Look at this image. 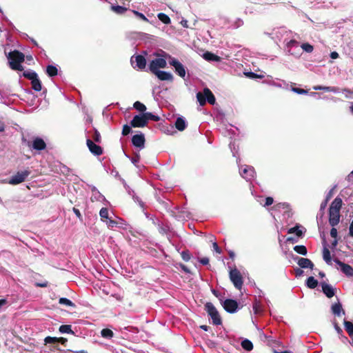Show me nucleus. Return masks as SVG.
Instances as JSON below:
<instances>
[{
    "label": "nucleus",
    "instance_id": "f257e3e1",
    "mask_svg": "<svg viewBox=\"0 0 353 353\" xmlns=\"http://www.w3.org/2000/svg\"><path fill=\"white\" fill-rule=\"evenodd\" d=\"M9 66L14 70L22 71L23 67L21 63L24 61V54L19 50H14L6 54Z\"/></svg>",
    "mask_w": 353,
    "mask_h": 353
},
{
    "label": "nucleus",
    "instance_id": "f03ea898",
    "mask_svg": "<svg viewBox=\"0 0 353 353\" xmlns=\"http://www.w3.org/2000/svg\"><path fill=\"white\" fill-rule=\"evenodd\" d=\"M165 54H169L163 50H160V52L154 54L156 58L152 60L148 65L149 70L152 73L159 70L160 68H166L168 58L165 57Z\"/></svg>",
    "mask_w": 353,
    "mask_h": 353
},
{
    "label": "nucleus",
    "instance_id": "7ed1b4c3",
    "mask_svg": "<svg viewBox=\"0 0 353 353\" xmlns=\"http://www.w3.org/2000/svg\"><path fill=\"white\" fill-rule=\"evenodd\" d=\"M165 55L168 58L169 64L173 68L174 72L180 77L184 79L186 74L185 67L177 59L172 57L170 54Z\"/></svg>",
    "mask_w": 353,
    "mask_h": 353
},
{
    "label": "nucleus",
    "instance_id": "20e7f679",
    "mask_svg": "<svg viewBox=\"0 0 353 353\" xmlns=\"http://www.w3.org/2000/svg\"><path fill=\"white\" fill-rule=\"evenodd\" d=\"M197 100L201 105H203L205 104L206 101H208L210 104H214L215 103V97L211 90L205 88L203 89V93L198 92L196 94Z\"/></svg>",
    "mask_w": 353,
    "mask_h": 353
},
{
    "label": "nucleus",
    "instance_id": "39448f33",
    "mask_svg": "<svg viewBox=\"0 0 353 353\" xmlns=\"http://www.w3.org/2000/svg\"><path fill=\"white\" fill-rule=\"evenodd\" d=\"M205 310L208 315L211 317L214 325H219L221 324L222 321L221 316L217 310L212 303H207L205 305Z\"/></svg>",
    "mask_w": 353,
    "mask_h": 353
},
{
    "label": "nucleus",
    "instance_id": "423d86ee",
    "mask_svg": "<svg viewBox=\"0 0 353 353\" xmlns=\"http://www.w3.org/2000/svg\"><path fill=\"white\" fill-rule=\"evenodd\" d=\"M31 171L30 170H25L17 172L13 175L8 181L9 184L17 185L26 181L28 176L30 174Z\"/></svg>",
    "mask_w": 353,
    "mask_h": 353
},
{
    "label": "nucleus",
    "instance_id": "0eeeda50",
    "mask_svg": "<svg viewBox=\"0 0 353 353\" xmlns=\"http://www.w3.org/2000/svg\"><path fill=\"white\" fill-rule=\"evenodd\" d=\"M301 46L298 41L292 39L286 43V50L289 54H291L296 58L299 57L301 54Z\"/></svg>",
    "mask_w": 353,
    "mask_h": 353
},
{
    "label": "nucleus",
    "instance_id": "6e6552de",
    "mask_svg": "<svg viewBox=\"0 0 353 353\" xmlns=\"http://www.w3.org/2000/svg\"><path fill=\"white\" fill-rule=\"evenodd\" d=\"M230 279L236 289H241L243 286V279L240 272L237 269L235 268L230 270Z\"/></svg>",
    "mask_w": 353,
    "mask_h": 353
},
{
    "label": "nucleus",
    "instance_id": "1a4fd4ad",
    "mask_svg": "<svg viewBox=\"0 0 353 353\" xmlns=\"http://www.w3.org/2000/svg\"><path fill=\"white\" fill-rule=\"evenodd\" d=\"M130 61L132 67L135 69L143 70L146 67V59L143 55H133Z\"/></svg>",
    "mask_w": 353,
    "mask_h": 353
},
{
    "label": "nucleus",
    "instance_id": "9d476101",
    "mask_svg": "<svg viewBox=\"0 0 353 353\" xmlns=\"http://www.w3.org/2000/svg\"><path fill=\"white\" fill-rule=\"evenodd\" d=\"M239 173L248 181L253 179L255 176L254 168L250 165H244L239 168Z\"/></svg>",
    "mask_w": 353,
    "mask_h": 353
},
{
    "label": "nucleus",
    "instance_id": "9b49d317",
    "mask_svg": "<svg viewBox=\"0 0 353 353\" xmlns=\"http://www.w3.org/2000/svg\"><path fill=\"white\" fill-rule=\"evenodd\" d=\"M145 116L143 114L135 115L130 122V125L133 128H142L147 125Z\"/></svg>",
    "mask_w": 353,
    "mask_h": 353
},
{
    "label": "nucleus",
    "instance_id": "f8f14e48",
    "mask_svg": "<svg viewBox=\"0 0 353 353\" xmlns=\"http://www.w3.org/2000/svg\"><path fill=\"white\" fill-rule=\"evenodd\" d=\"M334 261L339 265L340 270L347 276H353V268L348 264H346L338 259H335Z\"/></svg>",
    "mask_w": 353,
    "mask_h": 353
},
{
    "label": "nucleus",
    "instance_id": "ddd939ff",
    "mask_svg": "<svg viewBox=\"0 0 353 353\" xmlns=\"http://www.w3.org/2000/svg\"><path fill=\"white\" fill-rule=\"evenodd\" d=\"M223 308L229 313H234L237 311L238 303L232 299H226L223 302Z\"/></svg>",
    "mask_w": 353,
    "mask_h": 353
},
{
    "label": "nucleus",
    "instance_id": "4468645a",
    "mask_svg": "<svg viewBox=\"0 0 353 353\" xmlns=\"http://www.w3.org/2000/svg\"><path fill=\"white\" fill-rule=\"evenodd\" d=\"M152 74H154L160 81H172L174 80V76L170 72L159 70L152 72Z\"/></svg>",
    "mask_w": 353,
    "mask_h": 353
},
{
    "label": "nucleus",
    "instance_id": "2eb2a0df",
    "mask_svg": "<svg viewBox=\"0 0 353 353\" xmlns=\"http://www.w3.org/2000/svg\"><path fill=\"white\" fill-rule=\"evenodd\" d=\"M132 143L134 146L143 149L145 146V137L143 134L134 135L132 138Z\"/></svg>",
    "mask_w": 353,
    "mask_h": 353
},
{
    "label": "nucleus",
    "instance_id": "dca6fc26",
    "mask_svg": "<svg viewBox=\"0 0 353 353\" xmlns=\"http://www.w3.org/2000/svg\"><path fill=\"white\" fill-rule=\"evenodd\" d=\"M87 145L90 150V151L94 155H101L103 152V150H102V148L95 144L92 140L90 139H87Z\"/></svg>",
    "mask_w": 353,
    "mask_h": 353
},
{
    "label": "nucleus",
    "instance_id": "f3484780",
    "mask_svg": "<svg viewBox=\"0 0 353 353\" xmlns=\"http://www.w3.org/2000/svg\"><path fill=\"white\" fill-rule=\"evenodd\" d=\"M340 221V212L329 210V223L334 227L338 225Z\"/></svg>",
    "mask_w": 353,
    "mask_h": 353
},
{
    "label": "nucleus",
    "instance_id": "a211bd4d",
    "mask_svg": "<svg viewBox=\"0 0 353 353\" xmlns=\"http://www.w3.org/2000/svg\"><path fill=\"white\" fill-rule=\"evenodd\" d=\"M323 292L328 297L332 298L335 294V289L330 284L326 283H321Z\"/></svg>",
    "mask_w": 353,
    "mask_h": 353
},
{
    "label": "nucleus",
    "instance_id": "6ab92c4d",
    "mask_svg": "<svg viewBox=\"0 0 353 353\" xmlns=\"http://www.w3.org/2000/svg\"><path fill=\"white\" fill-rule=\"evenodd\" d=\"M46 144L45 141L39 137L35 138L32 141V148L34 150H44L46 148Z\"/></svg>",
    "mask_w": 353,
    "mask_h": 353
},
{
    "label": "nucleus",
    "instance_id": "aec40b11",
    "mask_svg": "<svg viewBox=\"0 0 353 353\" xmlns=\"http://www.w3.org/2000/svg\"><path fill=\"white\" fill-rule=\"evenodd\" d=\"M331 310L332 312L337 316H340L341 314H345V312L342 308V305L339 301L337 303L332 304Z\"/></svg>",
    "mask_w": 353,
    "mask_h": 353
},
{
    "label": "nucleus",
    "instance_id": "412c9836",
    "mask_svg": "<svg viewBox=\"0 0 353 353\" xmlns=\"http://www.w3.org/2000/svg\"><path fill=\"white\" fill-rule=\"evenodd\" d=\"M297 263L301 268L313 269L314 268L313 263L307 258H299Z\"/></svg>",
    "mask_w": 353,
    "mask_h": 353
},
{
    "label": "nucleus",
    "instance_id": "4be33fe9",
    "mask_svg": "<svg viewBox=\"0 0 353 353\" xmlns=\"http://www.w3.org/2000/svg\"><path fill=\"white\" fill-rule=\"evenodd\" d=\"M342 203H343L342 199L339 197H336L332 202L329 210L340 212V210L342 207Z\"/></svg>",
    "mask_w": 353,
    "mask_h": 353
},
{
    "label": "nucleus",
    "instance_id": "5701e85b",
    "mask_svg": "<svg viewBox=\"0 0 353 353\" xmlns=\"http://www.w3.org/2000/svg\"><path fill=\"white\" fill-rule=\"evenodd\" d=\"M92 196H91V199L92 201H104L105 199V196L101 194L99 190L96 188H93L92 190Z\"/></svg>",
    "mask_w": 353,
    "mask_h": 353
},
{
    "label": "nucleus",
    "instance_id": "b1692460",
    "mask_svg": "<svg viewBox=\"0 0 353 353\" xmlns=\"http://www.w3.org/2000/svg\"><path fill=\"white\" fill-rule=\"evenodd\" d=\"M175 126L179 131H183L186 128V121L183 117H178L175 121Z\"/></svg>",
    "mask_w": 353,
    "mask_h": 353
},
{
    "label": "nucleus",
    "instance_id": "393cba45",
    "mask_svg": "<svg viewBox=\"0 0 353 353\" xmlns=\"http://www.w3.org/2000/svg\"><path fill=\"white\" fill-rule=\"evenodd\" d=\"M32 88L34 90L39 92L41 90V82L39 77H36L34 79L31 81Z\"/></svg>",
    "mask_w": 353,
    "mask_h": 353
},
{
    "label": "nucleus",
    "instance_id": "a878e982",
    "mask_svg": "<svg viewBox=\"0 0 353 353\" xmlns=\"http://www.w3.org/2000/svg\"><path fill=\"white\" fill-rule=\"evenodd\" d=\"M323 260L327 264H331L332 259H331L330 252L329 249L325 246H324L323 250Z\"/></svg>",
    "mask_w": 353,
    "mask_h": 353
},
{
    "label": "nucleus",
    "instance_id": "bb28decb",
    "mask_svg": "<svg viewBox=\"0 0 353 353\" xmlns=\"http://www.w3.org/2000/svg\"><path fill=\"white\" fill-rule=\"evenodd\" d=\"M23 76L30 81H32L38 77L37 74L34 71L31 70L24 71L23 73Z\"/></svg>",
    "mask_w": 353,
    "mask_h": 353
},
{
    "label": "nucleus",
    "instance_id": "cd10ccee",
    "mask_svg": "<svg viewBox=\"0 0 353 353\" xmlns=\"http://www.w3.org/2000/svg\"><path fill=\"white\" fill-rule=\"evenodd\" d=\"M306 285L309 288L314 289L317 286L318 281L313 276H310L307 279Z\"/></svg>",
    "mask_w": 353,
    "mask_h": 353
},
{
    "label": "nucleus",
    "instance_id": "c85d7f7f",
    "mask_svg": "<svg viewBox=\"0 0 353 353\" xmlns=\"http://www.w3.org/2000/svg\"><path fill=\"white\" fill-rule=\"evenodd\" d=\"M203 58L207 61H219V57L211 52H206L203 54Z\"/></svg>",
    "mask_w": 353,
    "mask_h": 353
},
{
    "label": "nucleus",
    "instance_id": "c756f323",
    "mask_svg": "<svg viewBox=\"0 0 353 353\" xmlns=\"http://www.w3.org/2000/svg\"><path fill=\"white\" fill-rule=\"evenodd\" d=\"M241 346L247 351H251L253 349L252 343L248 339L243 340L241 342Z\"/></svg>",
    "mask_w": 353,
    "mask_h": 353
},
{
    "label": "nucleus",
    "instance_id": "7c9ffc66",
    "mask_svg": "<svg viewBox=\"0 0 353 353\" xmlns=\"http://www.w3.org/2000/svg\"><path fill=\"white\" fill-rule=\"evenodd\" d=\"M46 72L48 74V76L54 77L57 74L58 70L55 66L52 65H49L47 66Z\"/></svg>",
    "mask_w": 353,
    "mask_h": 353
},
{
    "label": "nucleus",
    "instance_id": "2f4dec72",
    "mask_svg": "<svg viewBox=\"0 0 353 353\" xmlns=\"http://www.w3.org/2000/svg\"><path fill=\"white\" fill-rule=\"evenodd\" d=\"M59 332L62 334H74V332L71 329V325H62L59 327Z\"/></svg>",
    "mask_w": 353,
    "mask_h": 353
},
{
    "label": "nucleus",
    "instance_id": "473e14b6",
    "mask_svg": "<svg viewBox=\"0 0 353 353\" xmlns=\"http://www.w3.org/2000/svg\"><path fill=\"white\" fill-rule=\"evenodd\" d=\"M344 325L350 336H353V323L350 321H345Z\"/></svg>",
    "mask_w": 353,
    "mask_h": 353
},
{
    "label": "nucleus",
    "instance_id": "72a5a7b5",
    "mask_svg": "<svg viewBox=\"0 0 353 353\" xmlns=\"http://www.w3.org/2000/svg\"><path fill=\"white\" fill-rule=\"evenodd\" d=\"M101 336L105 339H111L114 336L113 332L108 328L103 329L101 332Z\"/></svg>",
    "mask_w": 353,
    "mask_h": 353
},
{
    "label": "nucleus",
    "instance_id": "f704fd0d",
    "mask_svg": "<svg viewBox=\"0 0 353 353\" xmlns=\"http://www.w3.org/2000/svg\"><path fill=\"white\" fill-rule=\"evenodd\" d=\"M294 250L297 253L302 254L303 256L307 255V248L304 245H296L294 247Z\"/></svg>",
    "mask_w": 353,
    "mask_h": 353
},
{
    "label": "nucleus",
    "instance_id": "c9c22d12",
    "mask_svg": "<svg viewBox=\"0 0 353 353\" xmlns=\"http://www.w3.org/2000/svg\"><path fill=\"white\" fill-rule=\"evenodd\" d=\"M157 17H158L159 19L161 21H162L163 23H165V24L170 23V21H171L170 19L167 14L161 12V13H159Z\"/></svg>",
    "mask_w": 353,
    "mask_h": 353
},
{
    "label": "nucleus",
    "instance_id": "e433bc0d",
    "mask_svg": "<svg viewBox=\"0 0 353 353\" xmlns=\"http://www.w3.org/2000/svg\"><path fill=\"white\" fill-rule=\"evenodd\" d=\"M59 303L61 304V305H65L66 306H70V307H74V303H72L70 299H67V298H60L59 300Z\"/></svg>",
    "mask_w": 353,
    "mask_h": 353
},
{
    "label": "nucleus",
    "instance_id": "4c0bfd02",
    "mask_svg": "<svg viewBox=\"0 0 353 353\" xmlns=\"http://www.w3.org/2000/svg\"><path fill=\"white\" fill-rule=\"evenodd\" d=\"M301 48L307 53H311L314 50V47L308 43L301 44Z\"/></svg>",
    "mask_w": 353,
    "mask_h": 353
},
{
    "label": "nucleus",
    "instance_id": "58836bf2",
    "mask_svg": "<svg viewBox=\"0 0 353 353\" xmlns=\"http://www.w3.org/2000/svg\"><path fill=\"white\" fill-rule=\"evenodd\" d=\"M134 108L140 112H144L146 110L145 105L139 101L134 103Z\"/></svg>",
    "mask_w": 353,
    "mask_h": 353
},
{
    "label": "nucleus",
    "instance_id": "ea45409f",
    "mask_svg": "<svg viewBox=\"0 0 353 353\" xmlns=\"http://www.w3.org/2000/svg\"><path fill=\"white\" fill-rule=\"evenodd\" d=\"M99 215L103 221L104 219H105L107 220L108 219H109L108 210L106 208H102L100 210Z\"/></svg>",
    "mask_w": 353,
    "mask_h": 353
},
{
    "label": "nucleus",
    "instance_id": "a19ab883",
    "mask_svg": "<svg viewBox=\"0 0 353 353\" xmlns=\"http://www.w3.org/2000/svg\"><path fill=\"white\" fill-rule=\"evenodd\" d=\"M289 234L296 233L298 236H301L303 234V232L299 228L298 226L290 228L288 232Z\"/></svg>",
    "mask_w": 353,
    "mask_h": 353
},
{
    "label": "nucleus",
    "instance_id": "79ce46f5",
    "mask_svg": "<svg viewBox=\"0 0 353 353\" xmlns=\"http://www.w3.org/2000/svg\"><path fill=\"white\" fill-rule=\"evenodd\" d=\"M144 114L145 116L147 123L148 122L149 120H153L155 121L159 120V117L157 116L152 114L151 112H146L144 113Z\"/></svg>",
    "mask_w": 353,
    "mask_h": 353
},
{
    "label": "nucleus",
    "instance_id": "37998d69",
    "mask_svg": "<svg viewBox=\"0 0 353 353\" xmlns=\"http://www.w3.org/2000/svg\"><path fill=\"white\" fill-rule=\"evenodd\" d=\"M125 157L130 159L131 162L137 166V163L139 161L140 156L139 154H136L134 157H130L127 154H125Z\"/></svg>",
    "mask_w": 353,
    "mask_h": 353
},
{
    "label": "nucleus",
    "instance_id": "c03bdc74",
    "mask_svg": "<svg viewBox=\"0 0 353 353\" xmlns=\"http://www.w3.org/2000/svg\"><path fill=\"white\" fill-rule=\"evenodd\" d=\"M106 224L109 228H113L118 225V223L116 221L109 218L106 220Z\"/></svg>",
    "mask_w": 353,
    "mask_h": 353
},
{
    "label": "nucleus",
    "instance_id": "a18cd8bd",
    "mask_svg": "<svg viewBox=\"0 0 353 353\" xmlns=\"http://www.w3.org/2000/svg\"><path fill=\"white\" fill-rule=\"evenodd\" d=\"M181 257H182L183 260L185 261H190V259L191 258V255H190L189 251H188V250L183 251L181 253Z\"/></svg>",
    "mask_w": 353,
    "mask_h": 353
},
{
    "label": "nucleus",
    "instance_id": "49530a36",
    "mask_svg": "<svg viewBox=\"0 0 353 353\" xmlns=\"http://www.w3.org/2000/svg\"><path fill=\"white\" fill-rule=\"evenodd\" d=\"M112 10L118 14H123L126 10V8L123 6H112Z\"/></svg>",
    "mask_w": 353,
    "mask_h": 353
},
{
    "label": "nucleus",
    "instance_id": "de8ad7c7",
    "mask_svg": "<svg viewBox=\"0 0 353 353\" xmlns=\"http://www.w3.org/2000/svg\"><path fill=\"white\" fill-rule=\"evenodd\" d=\"M325 92H332L334 93H338L340 92V88L335 86H326V89H325Z\"/></svg>",
    "mask_w": 353,
    "mask_h": 353
},
{
    "label": "nucleus",
    "instance_id": "09e8293b",
    "mask_svg": "<svg viewBox=\"0 0 353 353\" xmlns=\"http://www.w3.org/2000/svg\"><path fill=\"white\" fill-rule=\"evenodd\" d=\"M59 339L57 337L47 336L45 338L44 341L46 343H54L58 342Z\"/></svg>",
    "mask_w": 353,
    "mask_h": 353
},
{
    "label": "nucleus",
    "instance_id": "8fccbe9b",
    "mask_svg": "<svg viewBox=\"0 0 353 353\" xmlns=\"http://www.w3.org/2000/svg\"><path fill=\"white\" fill-rule=\"evenodd\" d=\"M292 91L295 92V93H297L299 94H307V90H304V89H301V88H292Z\"/></svg>",
    "mask_w": 353,
    "mask_h": 353
},
{
    "label": "nucleus",
    "instance_id": "3c124183",
    "mask_svg": "<svg viewBox=\"0 0 353 353\" xmlns=\"http://www.w3.org/2000/svg\"><path fill=\"white\" fill-rule=\"evenodd\" d=\"M131 132V128L128 125H124L122 130V134L126 136Z\"/></svg>",
    "mask_w": 353,
    "mask_h": 353
},
{
    "label": "nucleus",
    "instance_id": "603ef678",
    "mask_svg": "<svg viewBox=\"0 0 353 353\" xmlns=\"http://www.w3.org/2000/svg\"><path fill=\"white\" fill-rule=\"evenodd\" d=\"M134 14L138 17L139 18H140L141 19H142L143 21H148V18L142 13L138 12V11H135L134 10L133 11Z\"/></svg>",
    "mask_w": 353,
    "mask_h": 353
},
{
    "label": "nucleus",
    "instance_id": "864d4df0",
    "mask_svg": "<svg viewBox=\"0 0 353 353\" xmlns=\"http://www.w3.org/2000/svg\"><path fill=\"white\" fill-rule=\"evenodd\" d=\"M92 139L96 142H99L101 140L100 133L96 130H94V134L92 135Z\"/></svg>",
    "mask_w": 353,
    "mask_h": 353
},
{
    "label": "nucleus",
    "instance_id": "5fc2aeb1",
    "mask_svg": "<svg viewBox=\"0 0 353 353\" xmlns=\"http://www.w3.org/2000/svg\"><path fill=\"white\" fill-rule=\"evenodd\" d=\"M253 310L255 314H259L261 312V306L258 303L254 304Z\"/></svg>",
    "mask_w": 353,
    "mask_h": 353
},
{
    "label": "nucleus",
    "instance_id": "6e6d98bb",
    "mask_svg": "<svg viewBox=\"0 0 353 353\" xmlns=\"http://www.w3.org/2000/svg\"><path fill=\"white\" fill-rule=\"evenodd\" d=\"M342 92L345 94L346 98H350V94H353V90H349L347 88H345L342 90Z\"/></svg>",
    "mask_w": 353,
    "mask_h": 353
},
{
    "label": "nucleus",
    "instance_id": "4d7b16f0",
    "mask_svg": "<svg viewBox=\"0 0 353 353\" xmlns=\"http://www.w3.org/2000/svg\"><path fill=\"white\" fill-rule=\"evenodd\" d=\"M274 199L272 197L268 196L265 199V203L264 204V206H269L273 203Z\"/></svg>",
    "mask_w": 353,
    "mask_h": 353
},
{
    "label": "nucleus",
    "instance_id": "13d9d810",
    "mask_svg": "<svg viewBox=\"0 0 353 353\" xmlns=\"http://www.w3.org/2000/svg\"><path fill=\"white\" fill-rule=\"evenodd\" d=\"M133 199L135 202L138 203L139 205L141 207V208H143L144 207V203L137 196H133Z\"/></svg>",
    "mask_w": 353,
    "mask_h": 353
},
{
    "label": "nucleus",
    "instance_id": "bf43d9fd",
    "mask_svg": "<svg viewBox=\"0 0 353 353\" xmlns=\"http://www.w3.org/2000/svg\"><path fill=\"white\" fill-rule=\"evenodd\" d=\"M337 230L334 227H332L330 230V236L333 238H336L337 236Z\"/></svg>",
    "mask_w": 353,
    "mask_h": 353
},
{
    "label": "nucleus",
    "instance_id": "052dcab7",
    "mask_svg": "<svg viewBox=\"0 0 353 353\" xmlns=\"http://www.w3.org/2000/svg\"><path fill=\"white\" fill-rule=\"evenodd\" d=\"M329 201H327V199H325L321 204V206H320V210L321 211H323L325 210V208H326L327 206V204L328 203Z\"/></svg>",
    "mask_w": 353,
    "mask_h": 353
},
{
    "label": "nucleus",
    "instance_id": "680f3d73",
    "mask_svg": "<svg viewBox=\"0 0 353 353\" xmlns=\"http://www.w3.org/2000/svg\"><path fill=\"white\" fill-rule=\"evenodd\" d=\"M334 188H335V187H334L332 189H331L327 194L326 198H325V199H327V201H329L333 196V191H334Z\"/></svg>",
    "mask_w": 353,
    "mask_h": 353
},
{
    "label": "nucleus",
    "instance_id": "e2e57ef3",
    "mask_svg": "<svg viewBox=\"0 0 353 353\" xmlns=\"http://www.w3.org/2000/svg\"><path fill=\"white\" fill-rule=\"evenodd\" d=\"M199 261L202 265H205L209 263V259L208 257H203Z\"/></svg>",
    "mask_w": 353,
    "mask_h": 353
},
{
    "label": "nucleus",
    "instance_id": "0e129e2a",
    "mask_svg": "<svg viewBox=\"0 0 353 353\" xmlns=\"http://www.w3.org/2000/svg\"><path fill=\"white\" fill-rule=\"evenodd\" d=\"M213 248L216 252H217L219 254H220L221 252V249L219 248V247L218 246V244L216 242L213 243Z\"/></svg>",
    "mask_w": 353,
    "mask_h": 353
},
{
    "label": "nucleus",
    "instance_id": "69168bd1",
    "mask_svg": "<svg viewBox=\"0 0 353 353\" xmlns=\"http://www.w3.org/2000/svg\"><path fill=\"white\" fill-rule=\"evenodd\" d=\"M349 235L353 238V221L350 223L349 227Z\"/></svg>",
    "mask_w": 353,
    "mask_h": 353
},
{
    "label": "nucleus",
    "instance_id": "338daca9",
    "mask_svg": "<svg viewBox=\"0 0 353 353\" xmlns=\"http://www.w3.org/2000/svg\"><path fill=\"white\" fill-rule=\"evenodd\" d=\"M287 207H288V204L285 203H280L277 204L276 205L274 206V208H285Z\"/></svg>",
    "mask_w": 353,
    "mask_h": 353
},
{
    "label": "nucleus",
    "instance_id": "774afa93",
    "mask_svg": "<svg viewBox=\"0 0 353 353\" xmlns=\"http://www.w3.org/2000/svg\"><path fill=\"white\" fill-rule=\"evenodd\" d=\"M334 328L339 334H341L343 333L342 329L336 323H334Z\"/></svg>",
    "mask_w": 353,
    "mask_h": 353
}]
</instances>
